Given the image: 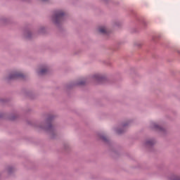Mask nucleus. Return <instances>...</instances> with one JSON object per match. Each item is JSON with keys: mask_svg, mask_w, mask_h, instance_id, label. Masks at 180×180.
Listing matches in <instances>:
<instances>
[{"mask_svg": "<svg viewBox=\"0 0 180 180\" xmlns=\"http://www.w3.org/2000/svg\"><path fill=\"white\" fill-rule=\"evenodd\" d=\"M56 119V115L49 114L44 122L39 121H27L28 124L33 126L36 129H40L49 134L51 140L57 139V129L53 125V121Z\"/></svg>", "mask_w": 180, "mask_h": 180, "instance_id": "1", "label": "nucleus"}, {"mask_svg": "<svg viewBox=\"0 0 180 180\" xmlns=\"http://www.w3.org/2000/svg\"><path fill=\"white\" fill-rule=\"evenodd\" d=\"M97 137L99 141L103 143L104 146L108 148V151L113 158H117L120 155V148L117 145L109 140L105 132H100L97 134Z\"/></svg>", "mask_w": 180, "mask_h": 180, "instance_id": "2", "label": "nucleus"}, {"mask_svg": "<svg viewBox=\"0 0 180 180\" xmlns=\"http://www.w3.org/2000/svg\"><path fill=\"white\" fill-rule=\"evenodd\" d=\"M130 12L131 15H133L134 19L131 23V33H139L141 28L147 29V27L150 25V21L146 20L144 17L137 15L136 11L133 10H131Z\"/></svg>", "mask_w": 180, "mask_h": 180, "instance_id": "3", "label": "nucleus"}, {"mask_svg": "<svg viewBox=\"0 0 180 180\" xmlns=\"http://www.w3.org/2000/svg\"><path fill=\"white\" fill-rule=\"evenodd\" d=\"M52 22L60 32H63V23L67 20V13L62 10H56L51 16Z\"/></svg>", "mask_w": 180, "mask_h": 180, "instance_id": "4", "label": "nucleus"}, {"mask_svg": "<svg viewBox=\"0 0 180 180\" xmlns=\"http://www.w3.org/2000/svg\"><path fill=\"white\" fill-rule=\"evenodd\" d=\"M86 85V82L81 80L79 82H71L68 83L65 86V90L68 94L69 91H71L75 88V86H85Z\"/></svg>", "mask_w": 180, "mask_h": 180, "instance_id": "5", "label": "nucleus"}, {"mask_svg": "<svg viewBox=\"0 0 180 180\" xmlns=\"http://www.w3.org/2000/svg\"><path fill=\"white\" fill-rule=\"evenodd\" d=\"M16 120L17 119H22V117L18 112H14L13 115H8V112H0V120Z\"/></svg>", "mask_w": 180, "mask_h": 180, "instance_id": "6", "label": "nucleus"}, {"mask_svg": "<svg viewBox=\"0 0 180 180\" xmlns=\"http://www.w3.org/2000/svg\"><path fill=\"white\" fill-rule=\"evenodd\" d=\"M4 79L7 84H11V81H14V79H25V75L16 72L6 77Z\"/></svg>", "mask_w": 180, "mask_h": 180, "instance_id": "7", "label": "nucleus"}, {"mask_svg": "<svg viewBox=\"0 0 180 180\" xmlns=\"http://www.w3.org/2000/svg\"><path fill=\"white\" fill-rule=\"evenodd\" d=\"M150 127L154 131H157L158 133H159V134H160V136H162V137L167 136V130L164 129V127L158 125V124L155 122H152L150 123Z\"/></svg>", "mask_w": 180, "mask_h": 180, "instance_id": "8", "label": "nucleus"}, {"mask_svg": "<svg viewBox=\"0 0 180 180\" xmlns=\"http://www.w3.org/2000/svg\"><path fill=\"white\" fill-rule=\"evenodd\" d=\"M94 81H96L98 84H106L109 82V79L106 75H94L92 77Z\"/></svg>", "mask_w": 180, "mask_h": 180, "instance_id": "9", "label": "nucleus"}, {"mask_svg": "<svg viewBox=\"0 0 180 180\" xmlns=\"http://www.w3.org/2000/svg\"><path fill=\"white\" fill-rule=\"evenodd\" d=\"M155 143H157L155 139H148L145 141L143 146L146 150H148V151H154V146H155Z\"/></svg>", "mask_w": 180, "mask_h": 180, "instance_id": "10", "label": "nucleus"}, {"mask_svg": "<svg viewBox=\"0 0 180 180\" xmlns=\"http://www.w3.org/2000/svg\"><path fill=\"white\" fill-rule=\"evenodd\" d=\"M23 35L27 40H32L34 37L33 30L30 27H25L24 29Z\"/></svg>", "mask_w": 180, "mask_h": 180, "instance_id": "11", "label": "nucleus"}, {"mask_svg": "<svg viewBox=\"0 0 180 180\" xmlns=\"http://www.w3.org/2000/svg\"><path fill=\"white\" fill-rule=\"evenodd\" d=\"M99 34H101L105 39H109L110 37V32L106 29V27H100L98 29Z\"/></svg>", "mask_w": 180, "mask_h": 180, "instance_id": "12", "label": "nucleus"}, {"mask_svg": "<svg viewBox=\"0 0 180 180\" xmlns=\"http://www.w3.org/2000/svg\"><path fill=\"white\" fill-rule=\"evenodd\" d=\"M129 124H130V121H128L122 124L121 127L115 129V131L117 134H123V133H126V131L127 130V127H129Z\"/></svg>", "mask_w": 180, "mask_h": 180, "instance_id": "13", "label": "nucleus"}, {"mask_svg": "<svg viewBox=\"0 0 180 180\" xmlns=\"http://www.w3.org/2000/svg\"><path fill=\"white\" fill-rule=\"evenodd\" d=\"M24 94L25 96L30 99H36L37 97V94H36V93L32 90H24Z\"/></svg>", "mask_w": 180, "mask_h": 180, "instance_id": "14", "label": "nucleus"}, {"mask_svg": "<svg viewBox=\"0 0 180 180\" xmlns=\"http://www.w3.org/2000/svg\"><path fill=\"white\" fill-rule=\"evenodd\" d=\"M38 75H47L49 74V68H42L37 72Z\"/></svg>", "mask_w": 180, "mask_h": 180, "instance_id": "15", "label": "nucleus"}, {"mask_svg": "<svg viewBox=\"0 0 180 180\" xmlns=\"http://www.w3.org/2000/svg\"><path fill=\"white\" fill-rule=\"evenodd\" d=\"M70 151H71V148L70 147V144H68V143H65L63 144V153H70Z\"/></svg>", "mask_w": 180, "mask_h": 180, "instance_id": "16", "label": "nucleus"}, {"mask_svg": "<svg viewBox=\"0 0 180 180\" xmlns=\"http://www.w3.org/2000/svg\"><path fill=\"white\" fill-rule=\"evenodd\" d=\"M0 22L4 25H8V23H11V20L9 18L2 17L0 18Z\"/></svg>", "mask_w": 180, "mask_h": 180, "instance_id": "17", "label": "nucleus"}, {"mask_svg": "<svg viewBox=\"0 0 180 180\" xmlns=\"http://www.w3.org/2000/svg\"><path fill=\"white\" fill-rule=\"evenodd\" d=\"M6 171H7L8 175H12V174H13V172H15V167L13 166H8L6 167Z\"/></svg>", "mask_w": 180, "mask_h": 180, "instance_id": "18", "label": "nucleus"}, {"mask_svg": "<svg viewBox=\"0 0 180 180\" xmlns=\"http://www.w3.org/2000/svg\"><path fill=\"white\" fill-rule=\"evenodd\" d=\"M169 180H180V175L173 174L169 176Z\"/></svg>", "mask_w": 180, "mask_h": 180, "instance_id": "19", "label": "nucleus"}, {"mask_svg": "<svg viewBox=\"0 0 180 180\" xmlns=\"http://www.w3.org/2000/svg\"><path fill=\"white\" fill-rule=\"evenodd\" d=\"M11 102V98H0V103L1 105H6V103H9Z\"/></svg>", "mask_w": 180, "mask_h": 180, "instance_id": "20", "label": "nucleus"}, {"mask_svg": "<svg viewBox=\"0 0 180 180\" xmlns=\"http://www.w3.org/2000/svg\"><path fill=\"white\" fill-rule=\"evenodd\" d=\"M46 27H40L38 30V33L41 34H45V33L46 32Z\"/></svg>", "mask_w": 180, "mask_h": 180, "instance_id": "21", "label": "nucleus"}, {"mask_svg": "<svg viewBox=\"0 0 180 180\" xmlns=\"http://www.w3.org/2000/svg\"><path fill=\"white\" fill-rule=\"evenodd\" d=\"M134 46L136 47V49H141L143 44L141 41H136L134 42Z\"/></svg>", "mask_w": 180, "mask_h": 180, "instance_id": "22", "label": "nucleus"}, {"mask_svg": "<svg viewBox=\"0 0 180 180\" xmlns=\"http://www.w3.org/2000/svg\"><path fill=\"white\" fill-rule=\"evenodd\" d=\"M114 25L117 26V27H120V26H122V22L119 20H116L114 22Z\"/></svg>", "mask_w": 180, "mask_h": 180, "instance_id": "23", "label": "nucleus"}, {"mask_svg": "<svg viewBox=\"0 0 180 180\" xmlns=\"http://www.w3.org/2000/svg\"><path fill=\"white\" fill-rule=\"evenodd\" d=\"M161 37V35H156L155 37H153L152 38L153 41H154L155 43L157 42V39H160Z\"/></svg>", "mask_w": 180, "mask_h": 180, "instance_id": "24", "label": "nucleus"}, {"mask_svg": "<svg viewBox=\"0 0 180 180\" xmlns=\"http://www.w3.org/2000/svg\"><path fill=\"white\" fill-rule=\"evenodd\" d=\"M120 44H122V42H118L117 45L114 47L113 51H116V50L119 49V46H120Z\"/></svg>", "mask_w": 180, "mask_h": 180, "instance_id": "25", "label": "nucleus"}, {"mask_svg": "<svg viewBox=\"0 0 180 180\" xmlns=\"http://www.w3.org/2000/svg\"><path fill=\"white\" fill-rule=\"evenodd\" d=\"M32 109L30 108V107H27L25 110V112L26 113H30V112H32Z\"/></svg>", "mask_w": 180, "mask_h": 180, "instance_id": "26", "label": "nucleus"}, {"mask_svg": "<svg viewBox=\"0 0 180 180\" xmlns=\"http://www.w3.org/2000/svg\"><path fill=\"white\" fill-rule=\"evenodd\" d=\"M111 0H101V2H103L105 5H108L110 2Z\"/></svg>", "mask_w": 180, "mask_h": 180, "instance_id": "27", "label": "nucleus"}, {"mask_svg": "<svg viewBox=\"0 0 180 180\" xmlns=\"http://www.w3.org/2000/svg\"><path fill=\"white\" fill-rule=\"evenodd\" d=\"M41 2H49V0H41Z\"/></svg>", "mask_w": 180, "mask_h": 180, "instance_id": "28", "label": "nucleus"}, {"mask_svg": "<svg viewBox=\"0 0 180 180\" xmlns=\"http://www.w3.org/2000/svg\"><path fill=\"white\" fill-rule=\"evenodd\" d=\"M176 53H178V54H180V51H179V50H177V51H176Z\"/></svg>", "mask_w": 180, "mask_h": 180, "instance_id": "29", "label": "nucleus"}, {"mask_svg": "<svg viewBox=\"0 0 180 180\" xmlns=\"http://www.w3.org/2000/svg\"><path fill=\"white\" fill-rule=\"evenodd\" d=\"M24 2H26L27 0H22Z\"/></svg>", "mask_w": 180, "mask_h": 180, "instance_id": "30", "label": "nucleus"}, {"mask_svg": "<svg viewBox=\"0 0 180 180\" xmlns=\"http://www.w3.org/2000/svg\"><path fill=\"white\" fill-rule=\"evenodd\" d=\"M117 5H119V2H117Z\"/></svg>", "mask_w": 180, "mask_h": 180, "instance_id": "31", "label": "nucleus"}]
</instances>
